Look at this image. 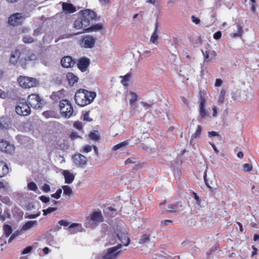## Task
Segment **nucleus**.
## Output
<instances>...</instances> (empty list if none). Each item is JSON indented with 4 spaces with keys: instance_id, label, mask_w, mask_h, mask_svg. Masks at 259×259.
<instances>
[{
    "instance_id": "33",
    "label": "nucleus",
    "mask_w": 259,
    "mask_h": 259,
    "mask_svg": "<svg viewBox=\"0 0 259 259\" xmlns=\"http://www.w3.org/2000/svg\"><path fill=\"white\" fill-rule=\"evenodd\" d=\"M226 92L223 89L221 91L218 99V102L220 104L223 103L225 100Z\"/></svg>"
},
{
    "instance_id": "28",
    "label": "nucleus",
    "mask_w": 259,
    "mask_h": 259,
    "mask_svg": "<svg viewBox=\"0 0 259 259\" xmlns=\"http://www.w3.org/2000/svg\"><path fill=\"white\" fill-rule=\"evenodd\" d=\"M150 235L145 234L142 235L140 238L139 241V243L141 244H144L148 241H150Z\"/></svg>"
},
{
    "instance_id": "37",
    "label": "nucleus",
    "mask_w": 259,
    "mask_h": 259,
    "mask_svg": "<svg viewBox=\"0 0 259 259\" xmlns=\"http://www.w3.org/2000/svg\"><path fill=\"white\" fill-rule=\"evenodd\" d=\"M22 40L25 44H31L34 41V39L30 36H26L23 37Z\"/></svg>"
},
{
    "instance_id": "60",
    "label": "nucleus",
    "mask_w": 259,
    "mask_h": 259,
    "mask_svg": "<svg viewBox=\"0 0 259 259\" xmlns=\"http://www.w3.org/2000/svg\"><path fill=\"white\" fill-rule=\"evenodd\" d=\"M181 100H182V101L185 104H186V105L188 106L189 105V101L188 100L184 97H181Z\"/></svg>"
},
{
    "instance_id": "16",
    "label": "nucleus",
    "mask_w": 259,
    "mask_h": 259,
    "mask_svg": "<svg viewBox=\"0 0 259 259\" xmlns=\"http://www.w3.org/2000/svg\"><path fill=\"white\" fill-rule=\"evenodd\" d=\"M117 237L123 245L127 246L130 244V239L126 231H120L119 233H117Z\"/></svg>"
},
{
    "instance_id": "31",
    "label": "nucleus",
    "mask_w": 259,
    "mask_h": 259,
    "mask_svg": "<svg viewBox=\"0 0 259 259\" xmlns=\"http://www.w3.org/2000/svg\"><path fill=\"white\" fill-rule=\"evenodd\" d=\"M127 145H128V142L126 141H123L121 143H120L115 145L114 146H113V147L112 148V150L114 151H115V150H118L122 147H125L126 146H127Z\"/></svg>"
},
{
    "instance_id": "49",
    "label": "nucleus",
    "mask_w": 259,
    "mask_h": 259,
    "mask_svg": "<svg viewBox=\"0 0 259 259\" xmlns=\"http://www.w3.org/2000/svg\"><path fill=\"white\" fill-rule=\"evenodd\" d=\"M70 137L72 140H74L79 137V136L76 132H72L70 135Z\"/></svg>"
},
{
    "instance_id": "20",
    "label": "nucleus",
    "mask_w": 259,
    "mask_h": 259,
    "mask_svg": "<svg viewBox=\"0 0 259 259\" xmlns=\"http://www.w3.org/2000/svg\"><path fill=\"white\" fill-rule=\"evenodd\" d=\"M20 52L18 50H16L13 52L11 55L10 62L13 65H16L20 61Z\"/></svg>"
},
{
    "instance_id": "27",
    "label": "nucleus",
    "mask_w": 259,
    "mask_h": 259,
    "mask_svg": "<svg viewBox=\"0 0 259 259\" xmlns=\"http://www.w3.org/2000/svg\"><path fill=\"white\" fill-rule=\"evenodd\" d=\"M3 230L6 237H8L12 233V228L9 225H4L3 226Z\"/></svg>"
},
{
    "instance_id": "46",
    "label": "nucleus",
    "mask_w": 259,
    "mask_h": 259,
    "mask_svg": "<svg viewBox=\"0 0 259 259\" xmlns=\"http://www.w3.org/2000/svg\"><path fill=\"white\" fill-rule=\"evenodd\" d=\"M83 120L87 121H91L93 119L89 117V112H87L83 114Z\"/></svg>"
},
{
    "instance_id": "39",
    "label": "nucleus",
    "mask_w": 259,
    "mask_h": 259,
    "mask_svg": "<svg viewBox=\"0 0 259 259\" xmlns=\"http://www.w3.org/2000/svg\"><path fill=\"white\" fill-rule=\"evenodd\" d=\"M56 207H50L46 209L43 210V214L46 215L49 213H50L53 211H56Z\"/></svg>"
},
{
    "instance_id": "12",
    "label": "nucleus",
    "mask_w": 259,
    "mask_h": 259,
    "mask_svg": "<svg viewBox=\"0 0 259 259\" xmlns=\"http://www.w3.org/2000/svg\"><path fill=\"white\" fill-rule=\"evenodd\" d=\"M199 95V114L201 118H203L207 115V112L205 109V104L206 100L205 99V93L204 92L200 91Z\"/></svg>"
},
{
    "instance_id": "40",
    "label": "nucleus",
    "mask_w": 259,
    "mask_h": 259,
    "mask_svg": "<svg viewBox=\"0 0 259 259\" xmlns=\"http://www.w3.org/2000/svg\"><path fill=\"white\" fill-rule=\"evenodd\" d=\"M27 187L29 190L35 191L37 189V187L35 183L30 182L27 185Z\"/></svg>"
},
{
    "instance_id": "51",
    "label": "nucleus",
    "mask_w": 259,
    "mask_h": 259,
    "mask_svg": "<svg viewBox=\"0 0 259 259\" xmlns=\"http://www.w3.org/2000/svg\"><path fill=\"white\" fill-rule=\"evenodd\" d=\"M169 210H168L170 212H174L175 210L174 209H176L177 207V205L176 204H170L168 206Z\"/></svg>"
},
{
    "instance_id": "23",
    "label": "nucleus",
    "mask_w": 259,
    "mask_h": 259,
    "mask_svg": "<svg viewBox=\"0 0 259 259\" xmlns=\"http://www.w3.org/2000/svg\"><path fill=\"white\" fill-rule=\"evenodd\" d=\"M9 171V168L6 162L0 161V177L6 176Z\"/></svg>"
},
{
    "instance_id": "59",
    "label": "nucleus",
    "mask_w": 259,
    "mask_h": 259,
    "mask_svg": "<svg viewBox=\"0 0 259 259\" xmlns=\"http://www.w3.org/2000/svg\"><path fill=\"white\" fill-rule=\"evenodd\" d=\"M133 160L134 159L132 158H128L125 161L124 163L125 164L134 163L135 161Z\"/></svg>"
},
{
    "instance_id": "15",
    "label": "nucleus",
    "mask_w": 259,
    "mask_h": 259,
    "mask_svg": "<svg viewBox=\"0 0 259 259\" xmlns=\"http://www.w3.org/2000/svg\"><path fill=\"white\" fill-rule=\"evenodd\" d=\"M25 51L26 52V56L20 60V62L21 63L22 66L25 65L26 62L27 61H35L37 59L36 55L31 51L27 50L25 49Z\"/></svg>"
},
{
    "instance_id": "2",
    "label": "nucleus",
    "mask_w": 259,
    "mask_h": 259,
    "mask_svg": "<svg viewBox=\"0 0 259 259\" xmlns=\"http://www.w3.org/2000/svg\"><path fill=\"white\" fill-rule=\"evenodd\" d=\"M96 96L95 92L81 89L77 91L75 94V103L79 106L83 107L90 104Z\"/></svg>"
},
{
    "instance_id": "25",
    "label": "nucleus",
    "mask_w": 259,
    "mask_h": 259,
    "mask_svg": "<svg viewBox=\"0 0 259 259\" xmlns=\"http://www.w3.org/2000/svg\"><path fill=\"white\" fill-rule=\"evenodd\" d=\"M66 77L70 85H73L75 83L78 81V77L72 72L68 73L66 75Z\"/></svg>"
},
{
    "instance_id": "5",
    "label": "nucleus",
    "mask_w": 259,
    "mask_h": 259,
    "mask_svg": "<svg viewBox=\"0 0 259 259\" xmlns=\"http://www.w3.org/2000/svg\"><path fill=\"white\" fill-rule=\"evenodd\" d=\"M42 99L38 94H32L27 98V103L29 106L34 109H39L42 105Z\"/></svg>"
},
{
    "instance_id": "17",
    "label": "nucleus",
    "mask_w": 259,
    "mask_h": 259,
    "mask_svg": "<svg viewBox=\"0 0 259 259\" xmlns=\"http://www.w3.org/2000/svg\"><path fill=\"white\" fill-rule=\"evenodd\" d=\"M75 61L68 56H65L62 58L61 64L62 67L64 68H71L73 67L75 64Z\"/></svg>"
},
{
    "instance_id": "63",
    "label": "nucleus",
    "mask_w": 259,
    "mask_h": 259,
    "mask_svg": "<svg viewBox=\"0 0 259 259\" xmlns=\"http://www.w3.org/2000/svg\"><path fill=\"white\" fill-rule=\"evenodd\" d=\"M243 153L241 151H240L237 153V157L240 159H242L243 158Z\"/></svg>"
},
{
    "instance_id": "41",
    "label": "nucleus",
    "mask_w": 259,
    "mask_h": 259,
    "mask_svg": "<svg viewBox=\"0 0 259 259\" xmlns=\"http://www.w3.org/2000/svg\"><path fill=\"white\" fill-rule=\"evenodd\" d=\"M131 77L130 74H127L125 75L122 77V79L121 81V83L123 85H126V82L129 80Z\"/></svg>"
},
{
    "instance_id": "19",
    "label": "nucleus",
    "mask_w": 259,
    "mask_h": 259,
    "mask_svg": "<svg viewBox=\"0 0 259 259\" xmlns=\"http://www.w3.org/2000/svg\"><path fill=\"white\" fill-rule=\"evenodd\" d=\"M202 53L203 54L204 57L206 61H210L213 59H214L217 54L215 51L208 49L206 50L205 52L202 51Z\"/></svg>"
},
{
    "instance_id": "13",
    "label": "nucleus",
    "mask_w": 259,
    "mask_h": 259,
    "mask_svg": "<svg viewBox=\"0 0 259 259\" xmlns=\"http://www.w3.org/2000/svg\"><path fill=\"white\" fill-rule=\"evenodd\" d=\"M14 146L9 142L0 139V150L3 152L11 154L14 151Z\"/></svg>"
},
{
    "instance_id": "14",
    "label": "nucleus",
    "mask_w": 259,
    "mask_h": 259,
    "mask_svg": "<svg viewBox=\"0 0 259 259\" xmlns=\"http://www.w3.org/2000/svg\"><path fill=\"white\" fill-rule=\"evenodd\" d=\"M72 159L75 165L80 167L84 166L87 164L86 157L80 153L74 155Z\"/></svg>"
},
{
    "instance_id": "44",
    "label": "nucleus",
    "mask_w": 259,
    "mask_h": 259,
    "mask_svg": "<svg viewBox=\"0 0 259 259\" xmlns=\"http://www.w3.org/2000/svg\"><path fill=\"white\" fill-rule=\"evenodd\" d=\"M222 36V32L220 31H218L214 33L213 37L215 40H219Z\"/></svg>"
},
{
    "instance_id": "62",
    "label": "nucleus",
    "mask_w": 259,
    "mask_h": 259,
    "mask_svg": "<svg viewBox=\"0 0 259 259\" xmlns=\"http://www.w3.org/2000/svg\"><path fill=\"white\" fill-rule=\"evenodd\" d=\"M194 199L196 200V204H198V205H200L201 201H200V199L199 196H195V197H194Z\"/></svg>"
},
{
    "instance_id": "29",
    "label": "nucleus",
    "mask_w": 259,
    "mask_h": 259,
    "mask_svg": "<svg viewBox=\"0 0 259 259\" xmlns=\"http://www.w3.org/2000/svg\"><path fill=\"white\" fill-rule=\"evenodd\" d=\"M37 224L36 221H30L26 222L22 227V230H27L32 228L34 225Z\"/></svg>"
},
{
    "instance_id": "61",
    "label": "nucleus",
    "mask_w": 259,
    "mask_h": 259,
    "mask_svg": "<svg viewBox=\"0 0 259 259\" xmlns=\"http://www.w3.org/2000/svg\"><path fill=\"white\" fill-rule=\"evenodd\" d=\"M6 97V94L5 92H4L3 90L0 89V98H5Z\"/></svg>"
},
{
    "instance_id": "3",
    "label": "nucleus",
    "mask_w": 259,
    "mask_h": 259,
    "mask_svg": "<svg viewBox=\"0 0 259 259\" xmlns=\"http://www.w3.org/2000/svg\"><path fill=\"white\" fill-rule=\"evenodd\" d=\"M59 107L62 115L69 118L73 114V108L71 103L67 99H62L59 103Z\"/></svg>"
},
{
    "instance_id": "56",
    "label": "nucleus",
    "mask_w": 259,
    "mask_h": 259,
    "mask_svg": "<svg viewBox=\"0 0 259 259\" xmlns=\"http://www.w3.org/2000/svg\"><path fill=\"white\" fill-rule=\"evenodd\" d=\"M31 249H32V247L28 246L23 249V250L22 251V253L23 254L28 253L31 251Z\"/></svg>"
},
{
    "instance_id": "42",
    "label": "nucleus",
    "mask_w": 259,
    "mask_h": 259,
    "mask_svg": "<svg viewBox=\"0 0 259 259\" xmlns=\"http://www.w3.org/2000/svg\"><path fill=\"white\" fill-rule=\"evenodd\" d=\"M73 126L75 128L79 131L82 130L83 128L82 123L79 121H75L73 123Z\"/></svg>"
},
{
    "instance_id": "18",
    "label": "nucleus",
    "mask_w": 259,
    "mask_h": 259,
    "mask_svg": "<svg viewBox=\"0 0 259 259\" xmlns=\"http://www.w3.org/2000/svg\"><path fill=\"white\" fill-rule=\"evenodd\" d=\"M90 63V61L89 59L87 58H81L78 60L77 66L81 71L84 72L87 70Z\"/></svg>"
},
{
    "instance_id": "10",
    "label": "nucleus",
    "mask_w": 259,
    "mask_h": 259,
    "mask_svg": "<svg viewBox=\"0 0 259 259\" xmlns=\"http://www.w3.org/2000/svg\"><path fill=\"white\" fill-rule=\"evenodd\" d=\"M96 38L94 36L87 35L82 37L81 40V45L85 48H93L95 46Z\"/></svg>"
},
{
    "instance_id": "32",
    "label": "nucleus",
    "mask_w": 259,
    "mask_h": 259,
    "mask_svg": "<svg viewBox=\"0 0 259 259\" xmlns=\"http://www.w3.org/2000/svg\"><path fill=\"white\" fill-rule=\"evenodd\" d=\"M237 27L238 28L237 32L234 33L231 35V36L233 37H241L242 35L243 31L242 26L238 24L237 25Z\"/></svg>"
},
{
    "instance_id": "50",
    "label": "nucleus",
    "mask_w": 259,
    "mask_h": 259,
    "mask_svg": "<svg viewBox=\"0 0 259 259\" xmlns=\"http://www.w3.org/2000/svg\"><path fill=\"white\" fill-rule=\"evenodd\" d=\"M191 19H192V22L196 24H198L200 22V19L198 18H196L194 16H192Z\"/></svg>"
},
{
    "instance_id": "11",
    "label": "nucleus",
    "mask_w": 259,
    "mask_h": 259,
    "mask_svg": "<svg viewBox=\"0 0 259 259\" xmlns=\"http://www.w3.org/2000/svg\"><path fill=\"white\" fill-rule=\"evenodd\" d=\"M87 220L95 224H97L103 221V217L100 210H94L92 213L87 217Z\"/></svg>"
},
{
    "instance_id": "21",
    "label": "nucleus",
    "mask_w": 259,
    "mask_h": 259,
    "mask_svg": "<svg viewBox=\"0 0 259 259\" xmlns=\"http://www.w3.org/2000/svg\"><path fill=\"white\" fill-rule=\"evenodd\" d=\"M62 9L64 12L69 14L73 13L76 11L75 7L73 4L68 3H63Z\"/></svg>"
},
{
    "instance_id": "55",
    "label": "nucleus",
    "mask_w": 259,
    "mask_h": 259,
    "mask_svg": "<svg viewBox=\"0 0 259 259\" xmlns=\"http://www.w3.org/2000/svg\"><path fill=\"white\" fill-rule=\"evenodd\" d=\"M208 135L209 137L220 136L219 134L214 131L209 132Z\"/></svg>"
},
{
    "instance_id": "52",
    "label": "nucleus",
    "mask_w": 259,
    "mask_h": 259,
    "mask_svg": "<svg viewBox=\"0 0 259 259\" xmlns=\"http://www.w3.org/2000/svg\"><path fill=\"white\" fill-rule=\"evenodd\" d=\"M172 223V221L170 220H166L161 221V226H165L167 225L168 224Z\"/></svg>"
},
{
    "instance_id": "45",
    "label": "nucleus",
    "mask_w": 259,
    "mask_h": 259,
    "mask_svg": "<svg viewBox=\"0 0 259 259\" xmlns=\"http://www.w3.org/2000/svg\"><path fill=\"white\" fill-rule=\"evenodd\" d=\"M42 190L45 192H48L50 191V187L47 184H44L41 188Z\"/></svg>"
},
{
    "instance_id": "34",
    "label": "nucleus",
    "mask_w": 259,
    "mask_h": 259,
    "mask_svg": "<svg viewBox=\"0 0 259 259\" xmlns=\"http://www.w3.org/2000/svg\"><path fill=\"white\" fill-rule=\"evenodd\" d=\"M63 189V193L65 195L69 196L73 193L71 188L68 185H65L62 186Z\"/></svg>"
},
{
    "instance_id": "26",
    "label": "nucleus",
    "mask_w": 259,
    "mask_h": 259,
    "mask_svg": "<svg viewBox=\"0 0 259 259\" xmlns=\"http://www.w3.org/2000/svg\"><path fill=\"white\" fill-rule=\"evenodd\" d=\"M9 119L6 117L0 118V130H5L8 128L9 125Z\"/></svg>"
},
{
    "instance_id": "53",
    "label": "nucleus",
    "mask_w": 259,
    "mask_h": 259,
    "mask_svg": "<svg viewBox=\"0 0 259 259\" xmlns=\"http://www.w3.org/2000/svg\"><path fill=\"white\" fill-rule=\"evenodd\" d=\"M222 83H223L222 80L220 78H217L215 80V82L214 85L216 87H220L222 85Z\"/></svg>"
},
{
    "instance_id": "47",
    "label": "nucleus",
    "mask_w": 259,
    "mask_h": 259,
    "mask_svg": "<svg viewBox=\"0 0 259 259\" xmlns=\"http://www.w3.org/2000/svg\"><path fill=\"white\" fill-rule=\"evenodd\" d=\"M39 199L44 203H47L50 201V198L45 196H41Z\"/></svg>"
},
{
    "instance_id": "9",
    "label": "nucleus",
    "mask_w": 259,
    "mask_h": 259,
    "mask_svg": "<svg viewBox=\"0 0 259 259\" xmlns=\"http://www.w3.org/2000/svg\"><path fill=\"white\" fill-rule=\"evenodd\" d=\"M58 224L60 226L64 227L68 226V229L69 232L71 234H74L78 231H80V229H81V225L78 223H72L70 225V223L67 220H61L58 221Z\"/></svg>"
},
{
    "instance_id": "8",
    "label": "nucleus",
    "mask_w": 259,
    "mask_h": 259,
    "mask_svg": "<svg viewBox=\"0 0 259 259\" xmlns=\"http://www.w3.org/2000/svg\"><path fill=\"white\" fill-rule=\"evenodd\" d=\"M16 113L21 116H27L31 113L30 107L27 102H20L16 107Z\"/></svg>"
},
{
    "instance_id": "38",
    "label": "nucleus",
    "mask_w": 259,
    "mask_h": 259,
    "mask_svg": "<svg viewBox=\"0 0 259 259\" xmlns=\"http://www.w3.org/2000/svg\"><path fill=\"white\" fill-rule=\"evenodd\" d=\"M62 190L61 189H58L56 192L54 194L51 195V197L55 198L56 199H58L61 197V195L62 194Z\"/></svg>"
},
{
    "instance_id": "35",
    "label": "nucleus",
    "mask_w": 259,
    "mask_h": 259,
    "mask_svg": "<svg viewBox=\"0 0 259 259\" xmlns=\"http://www.w3.org/2000/svg\"><path fill=\"white\" fill-rule=\"evenodd\" d=\"M89 138L94 141H98L100 139V137L99 134H98V131H95L93 132H91L89 134Z\"/></svg>"
},
{
    "instance_id": "1",
    "label": "nucleus",
    "mask_w": 259,
    "mask_h": 259,
    "mask_svg": "<svg viewBox=\"0 0 259 259\" xmlns=\"http://www.w3.org/2000/svg\"><path fill=\"white\" fill-rule=\"evenodd\" d=\"M96 13L90 9H85L79 12V16L75 20L73 27L77 30L82 29V31L77 32L74 34L78 35L84 32L96 31L102 29L103 25L96 24L90 26L91 21L96 19Z\"/></svg>"
},
{
    "instance_id": "58",
    "label": "nucleus",
    "mask_w": 259,
    "mask_h": 259,
    "mask_svg": "<svg viewBox=\"0 0 259 259\" xmlns=\"http://www.w3.org/2000/svg\"><path fill=\"white\" fill-rule=\"evenodd\" d=\"M141 104L145 107H151L153 104V102H151V103H146V102H141Z\"/></svg>"
},
{
    "instance_id": "57",
    "label": "nucleus",
    "mask_w": 259,
    "mask_h": 259,
    "mask_svg": "<svg viewBox=\"0 0 259 259\" xmlns=\"http://www.w3.org/2000/svg\"><path fill=\"white\" fill-rule=\"evenodd\" d=\"M251 248L253 250L251 252V256H253L257 254V248L254 245H252Z\"/></svg>"
},
{
    "instance_id": "24",
    "label": "nucleus",
    "mask_w": 259,
    "mask_h": 259,
    "mask_svg": "<svg viewBox=\"0 0 259 259\" xmlns=\"http://www.w3.org/2000/svg\"><path fill=\"white\" fill-rule=\"evenodd\" d=\"M158 24L156 22L155 24L154 31L153 32V33L151 36V38H150V41L154 44H158V41H157V40L158 39Z\"/></svg>"
},
{
    "instance_id": "7",
    "label": "nucleus",
    "mask_w": 259,
    "mask_h": 259,
    "mask_svg": "<svg viewBox=\"0 0 259 259\" xmlns=\"http://www.w3.org/2000/svg\"><path fill=\"white\" fill-rule=\"evenodd\" d=\"M25 19L24 15L22 13H16L11 15L8 18V23L12 26H17L21 25Z\"/></svg>"
},
{
    "instance_id": "54",
    "label": "nucleus",
    "mask_w": 259,
    "mask_h": 259,
    "mask_svg": "<svg viewBox=\"0 0 259 259\" xmlns=\"http://www.w3.org/2000/svg\"><path fill=\"white\" fill-rule=\"evenodd\" d=\"M52 114V112L50 111H46L42 113L43 116H44L46 118H49V117H51Z\"/></svg>"
},
{
    "instance_id": "4",
    "label": "nucleus",
    "mask_w": 259,
    "mask_h": 259,
    "mask_svg": "<svg viewBox=\"0 0 259 259\" xmlns=\"http://www.w3.org/2000/svg\"><path fill=\"white\" fill-rule=\"evenodd\" d=\"M18 81L20 86L24 89L35 87L38 83L36 78L21 75L18 78Z\"/></svg>"
},
{
    "instance_id": "36",
    "label": "nucleus",
    "mask_w": 259,
    "mask_h": 259,
    "mask_svg": "<svg viewBox=\"0 0 259 259\" xmlns=\"http://www.w3.org/2000/svg\"><path fill=\"white\" fill-rule=\"evenodd\" d=\"M201 125H198L197 127L196 131L195 133L192 135L191 138L195 139L196 137L199 136L201 134Z\"/></svg>"
},
{
    "instance_id": "6",
    "label": "nucleus",
    "mask_w": 259,
    "mask_h": 259,
    "mask_svg": "<svg viewBox=\"0 0 259 259\" xmlns=\"http://www.w3.org/2000/svg\"><path fill=\"white\" fill-rule=\"evenodd\" d=\"M121 247L122 244H118L115 246L108 248L103 258L104 259H117L118 255L122 251L121 249Z\"/></svg>"
},
{
    "instance_id": "22",
    "label": "nucleus",
    "mask_w": 259,
    "mask_h": 259,
    "mask_svg": "<svg viewBox=\"0 0 259 259\" xmlns=\"http://www.w3.org/2000/svg\"><path fill=\"white\" fill-rule=\"evenodd\" d=\"M63 175L64 177L65 182L66 184H71L74 180V175L68 170H64Z\"/></svg>"
},
{
    "instance_id": "64",
    "label": "nucleus",
    "mask_w": 259,
    "mask_h": 259,
    "mask_svg": "<svg viewBox=\"0 0 259 259\" xmlns=\"http://www.w3.org/2000/svg\"><path fill=\"white\" fill-rule=\"evenodd\" d=\"M253 240L254 241H259V235L258 234H255L253 236Z\"/></svg>"
},
{
    "instance_id": "30",
    "label": "nucleus",
    "mask_w": 259,
    "mask_h": 259,
    "mask_svg": "<svg viewBox=\"0 0 259 259\" xmlns=\"http://www.w3.org/2000/svg\"><path fill=\"white\" fill-rule=\"evenodd\" d=\"M130 94L131 95L132 98L130 100V104L131 106H133L138 100V96L136 93L131 92Z\"/></svg>"
},
{
    "instance_id": "43",
    "label": "nucleus",
    "mask_w": 259,
    "mask_h": 259,
    "mask_svg": "<svg viewBox=\"0 0 259 259\" xmlns=\"http://www.w3.org/2000/svg\"><path fill=\"white\" fill-rule=\"evenodd\" d=\"M244 170L246 172L250 171L252 169V166L251 164L245 163L243 165Z\"/></svg>"
},
{
    "instance_id": "48",
    "label": "nucleus",
    "mask_w": 259,
    "mask_h": 259,
    "mask_svg": "<svg viewBox=\"0 0 259 259\" xmlns=\"http://www.w3.org/2000/svg\"><path fill=\"white\" fill-rule=\"evenodd\" d=\"M92 149V147L89 145H87L85 146H84L83 149V151L85 153H88L90 151H91Z\"/></svg>"
}]
</instances>
